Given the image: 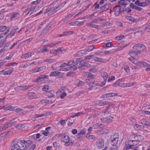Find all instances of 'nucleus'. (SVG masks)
Wrapping results in <instances>:
<instances>
[{"label": "nucleus", "instance_id": "7c9ffc66", "mask_svg": "<svg viewBox=\"0 0 150 150\" xmlns=\"http://www.w3.org/2000/svg\"><path fill=\"white\" fill-rule=\"evenodd\" d=\"M14 54V53L13 52H11L9 54H7L6 59L7 60H10L11 59Z\"/></svg>", "mask_w": 150, "mask_h": 150}, {"label": "nucleus", "instance_id": "680f3d73", "mask_svg": "<svg viewBox=\"0 0 150 150\" xmlns=\"http://www.w3.org/2000/svg\"><path fill=\"white\" fill-rule=\"evenodd\" d=\"M94 48L93 46H91L88 47L86 49L87 52H90Z\"/></svg>", "mask_w": 150, "mask_h": 150}, {"label": "nucleus", "instance_id": "6e6d98bb", "mask_svg": "<svg viewBox=\"0 0 150 150\" xmlns=\"http://www.w3.org/2000/svg\"><path fill=\"white\" fill-rule=\"evenodd\" d=\"M7 29V27L6 26H2L0 27V32H2L6 30Z\"/></svg>", "mask_w": 150, "mask_h": 150}, {"label": "nucleus", "instance_id": "393cba45", "mask_svg": "<svg viewBox=\"0 0 150 150\" xmlns=\"http://www.w3.org/2000/svg\"><path fill=\"white\" fill-rule=\"evenodd\" d=\"M107 103H108L106 102V101L98 100L96 104L100 106H103L105 105H106V104H107Z\"/></svg>", "mask_w": 150, "mask_h": 150}, {"label": "nucleus", "instance_id": "5fc2aeb1", "mask_svg": "<svg viewBox=\"0 0 150 150\" xmlns=\"http://www.w3.org/2000/svg\"><path fill=\"white\" fill-rule=\"evenodd\" d=\"M53 7H49L48 8H47L45 11L44 12V14H46L49 12L50 11H51L52 10Z\"/></svg>", "mask_w": 150, "mask_h": 150}, {"label": "nucleus", "instance_id": "412c9836", "mask_svg": "<svg viewBox=\"0 0 150 150\" xmlns=\"http://www.w3.org/2000/svg\"><path fill=\"white\" fill-rule=\"evenodd\" d=\"M13 68L11 69H10L6 71L5 70H4V75H10L11 74L13 71Z\"/></svg>", "mask_w": 150, "mask_h": 150}, {"label": "nucleus", "instance_id": "0e129e2a", "mask_svg": "<svg viewBox=\"0 0 150 150\" xmlns=\"http://www.w3.org/2000/svg\"><path fill=\"white\" fill-rule=\"evenodd\" d=\"M119 4L125 7L126 4L125 0H121L119 2Z\"/></svg>", "mask_w": 150, "mask_h": 150}, {"label": "nucleus", "instance_id": "8fccbe9b", "mask_svg": "<svg viewBox=\"0 0 150 150\" xmlns=\"http://www.w3.org/2000/svg\"><path fill=\"white\" fill-rule=\"evenodd\" d=\"M46 96L49 98H52L54 96V95L50 91L47 92L46 93Z\"/></svg>", "mask_w": 150, "mask_h": 150}, {"label": "nucleus", "instance_id": "ddd939ff", "mask_svg": "<svg viewBox=\"0 0 150 150\" xmlns=\"http://www.w3.org/2000/svg\"><path fill=\"white\" fill-rule=\"evenodd\" d=\"M33 86V85H30L27 86H19L16 87L15 89L18 91H25L29 89Z\"/></svg>", "mask_w": 150, "mask_h": 150}, {"label": "nucleus", "instance_id": "a18cd8bd", "mask_svg": "<svg viewBox=\"0 0 150 150\" xmlns=\"http://www.w3.org/2000/svg\"><path fill=\"white\" fill-rule=\"evenodd\" d=\"M129 60L133 63L134 64L137 65L138 61L133 58H129Z\"/></svg>", "mask_w": 150, "mask_h": 150}, {"label": "nucleus", "instance_id": "a878e982", "mask_svg": "<svg viewBox=\"0 0 150 150\" xmlns=\"http://www.w3.org/2000/svg\"><path fill=\"white\" fill-rule=\"evenodd\" d=\"M134 127L135 130L138 131L143 129L144 127L138 124H136L134 126Z\"/></svg>", "mask_w": 150, "mask_h": 150}, {"label": "nucleus", "instance_id": "052dcab7", "mask_svg": "<svg viewBox=\"0 0 150 150\" xmlns=\"http://www.w3.org/2000/svg\"><path fill=\"white\" fill-rule=\"evenodd\" d=\"M82 114H83V113L82 112H78L77 113H74V115H72L71 117L73 118H74V117H75L78 116H79V115H82Z\"/></svg>", "mask_w": 150, "mask_h": 150}, {"label": "nucleus", "instance_id": "20e7f679", "mask_svg": "<svg viewBox=\"0 0 150 150\" xmlns=\"http://www.w3.org/2000/svg\"><path fill=\"white\" fill-rule=\"evenodd\" d=\"M134 4L138 6L144 7L147 6L150 4V0H145L144 2H140L139 0H137Z\"/></svg>", "mask_w": 150, "mask_h": 150}, {"label": "nucleus", "instance_id": "f257e3e1", "mask_svg": "<svg viewBox=\"0 0 150 150\" xmlns=\"http://www.w3.org/2000/svg\"><path fill=\"white\" fill-rule=\"evenodd\" d=\"M111 144L112 146H117L116 145L119 141L118 134L117 132L113 133L110 137Z\"/></svg>", "mask_w": 150, "mask_h": 150}, {"label": "nucleus", "instance_id": "4c0bfd02", "mask_svg": "<svg viewBox=\"0 0 150 150\" xmlns=\"http://www.w3.org/2000/svg\"><path fill=\"white\" fill-rule=\"evenodd\" d=\"M55 59H45L44 62H48L50 63H52L55 62Z\"/></svg>", "mask_w": 150, "mask_h": 150}, {"label": "nucleus", "instance_id": "f704fd0d", "mask_svg": "<svg viewBox=\"0 0 150 150\" xmlns=\"http://www.w3.org/2000/svg\"><path fill=\"white\" fill-rule=\"evenodd\" d=\"M86 138L89 139H95V136L94 135H91L90 133H88L86 136Z\"/></svg>", "mask_w": 150, "mask_h": 150}, {"label": "nucleus", "instance_id": "de8ad7c7", "mask_svg": "<svg viewBox=\"0 0 150 150\" xmlns=\"http://www.w3.org/2000/svg\"><path fill=\"white\" fill-rule=\"evenodd\" d=\"M112 25V23L109 22H106L103 24L102 27H108V26H111Z\"/></svg>", "mask_w": 150, "mask_h": 150}, {"label": "nucleus", "instance_id": "774afa93", "mask_svg": "<svg viewBox=\"0 0 150 150\" xmlns=\"http://www.w3.org/2000/svg\"><path fill=\"white\" fill-rule=\"evenodd\" d=\"M118 147L117 146H113L111 147L109 150H117Z\"/></svg>", "mask_w": 150, "mask_h": 150}, {"label": "nucleus", "instance_id": "603ef678", "mask_svg": "<svg viewBox=\"0 0 150 150\" xmlns=\"http://www.w3.org/2000/svg\"><path fill=\"white\" fill-rule=\"evenodd\" d=\"M41 1V0H37L35 1H32L30 4L31 5H36L38 4Z\"/></svg>", "mask_w": 150, "mask_h": 150}, {"label": "nucleus", "instance_id": "c756f323", "mask_svg": "<svg viewBox=\"0 0 150 150\" xmlns=\"http://www.w3.org/2000/svg\"><path fill=\"white\" fill-rule=\"evenodd\" d=\"M75 14L74 13H71L69 14L66 18L63 19V21L65 22L67 21L69 19L72 17Z\"/></svg>", "mask_w": 150, "mask_h": 150}, {"label": "nucleus", "instance_id": "bb28decb", "mask_svg": "<svg viewBox=\"0 0 150 150\" xmlns=\"http://www.w3.org/2000/svg\"><path fill=\"white\" fill-rule=\"evenodd\" d=\"M20 15L18 13H14L13 14V16L11 18V20H15L17 19H18L19 16Z\"/></svg>", "mask_w": 150, "mask_h": 150}, {"label": "nucleus", "instance_id": "9b49d317", "mask_svg": "<svg viewBox=\"0 0 150 150\" xmlns=\"http://www.w3.org/2000/svg\"><path fill=\"white\" fill-rule=\"evenodd\" d=\"M96 146L99 149L103 148L104 145V142L102 139H98L96 143Z\"/></svg>", "mask_w": 150, "mask_h": 150}, {"label": "nucleus", "instance_id": "7ed1b4c3", "mask_svg": "<svg viewBox=\"0 0 150 150\" xmlns=\"http://www.w3.org/2000/svg\"><path fill=\"white\" fill-rule=\"evenodd\" d=\"M20 142L21 143H22L21 145L23 149H25L28 148L29 146L31 145L33 143L32 141L29 140L25 141L24 140H21Z\"/></svg>", "mask_w": 150, "mask_h": 150}, {"label": "nucleus", "instance_id": "bf43d9fd", "mask_svg": "<svg viewBox=\"0 0 150 150\" xmlns=\"http://www.w3.org/2000/svg\"><path fill=\"white\" fill-rule=\"evenodd\" d=\"M93 59L95 61L98 62H102L103 60V59L100 58H98L96 57H94Z\"/></svg>", "mask_w": 150, "mask_h": 150}, {"label": "nucleus", "instance_id": "79ce46f5", "mask_svg": "<svg viewBox=\"0 0 150 150\" xmlns=\"http://www.w3.org/2000/svg\"><path fill=\"white\" fill-rule=\"evenodd\" d=\"M141 122L142 125L145 126H148L149 125V122L145 119L142 120H141Z\"/></svg>", "mask_w": 150, "mask_h": 150}, {"label": "nucleus", "instance_id": "864d4df0", "mask_svg": "<svg viewBox=\"0 0 150 150\" xmlns=\"http://www.w3.org/2000/svg\"><path fill=\"white\" fill-rule=\"evenodd\" d=\"M77 23H78V21L71 22L69 23V26H78V24H77Z\"/></svg>", "mask_w": 150, "mask_h": 150}, {"label": "nucleus", "instance_id": "37998d69", "mask_svg": "<svg viewBox=\"0 0 150 150\" xmlns=\"http://www.w3.org/2000/svg\"><path fill=\"white\" fill-rule=\"evenodd\" d=\"M52 112H46L44 114H41L39 115L40 117H42L50 115L52 113Z\"/></svg>", "mask_w": 150, "mask_h": 150}, {"label": "nucleus", "instance_id": "aec40b11", "mask_svg": "<svg viewBox=\"0 0 150 150\" xmlns=\"http://www.w3.org/2000/svg\"><path fill=\"white\" fill-rule=\"evenodd\" d=\"M104 127V125L101 124H95L93 125V127L94 129H96L98 128H101L102 127Z\"/></svg>", "mask_w": 150, "mask_h": 150}, {"label": "nucleus", "instance_id": "dca6fc26", "mask_svg": "<svg viewBox=\"0 0 150 150\" xmlns=\"http://www.w3.org/2000/svg\"><path fill=\"white\" fill-rule=\"evenodd\" d=\"M83 76L86 77L94 78V76L90 72H83L82 74Z\"/></svg>", "mask_w": 150, "mask_h": 150}, {"label": "nucleus", "instance_id": "f3484780", "mask_svg": "<svg viewBox=\"0 0 150 150\" xmlns=\"http://www.w3.org/2000/svg\"><path fill=\"white\" fill-rule=\"evenodd\" d=\"M74 32L73 31H70L64 32L62 34H60L59 35V37H61L63 36H67L69 35L72 34Z\"/></svg>", "mask_w": 150, "mask_h": 150}, {"label": "nucleus", "instance_id": "69168bd1", "mask_svg": "<svg viewBox=\"0 0 150 150\" xmlns=\"http://www.w3.org/2000/svg\"><path fill=\"white\" fill-rule=\"evenodd\" d=\"M5 50L4 48L1 49L0 50V57H1L4 54V52Z\"/></svg>", "mask_w": 150, "mask_h": 150}, {"label": "nucleus", "instance_id": "6e6552de", "mask_svg": "<svg viewBox=\"0 0 150 150\" xmlns=\"http://www.w3.org/2000/svg\"><path fill=\"white\" fill-rule=\"evenodd\" d=\"M133 48L139 52V53H140L141 51L145 50L146 49V47L143 45L136 44L133 46Z\"/></svg>", "mask_w": 150, "mask_h": 150}, {"label": "nucleus", "instance_id": "f03ea898", "mask_svg": "<svg viewBox=\"0 0 150 150\" xmlns=\"http://www.w3.org/2000/svg\"><path fill=\"white\" fill-rule=\"evenodd\" d=\"M61 141L65 143L64 145L67 146H71L73 144V142L70 141V138L67 135H65L61 137Z\"/></svg>", "mask_w": 150, "mask_h": 150}, {"label": "nucleus", "instance_id": "b1692460", "mask_svg": "<svg viewBox=\"0 0 150 150\" xmlns=\"http://www.w3.org/2000/svg\"><path fill=\"white\" fill-rule=\"evenodd\" d=\"M59 9H58L56 7V8H55L54 9H52L51 11H50V12H49L48 13V16H51L52 15H53L57 12V11H59Z\"/></svg>", "mask_w": 150, "mask_h": 150}, {"label": "nucleus", "instance_id": "09e8293b", "mask_svg": "<svg viewBox=\"0 0 150 150\" xmlns=\"http://www.w3.org/2000/svg\"><path fill=\"white\" fill-rule=\"evenodd\" d=\"M25 127V126L24 125L22 124H19L17 125L16 126V127L20 129H22Z\"/></svg>", "mask_w": 150, "mask_h": 150}, {"label": "nucleus", "instance_id": "a211bd4d", "mask_svg": "<svg viewBox=\"0 0 150 150\" xmlns=\"http://www.w3.org/2000/svg\"><path fill=\"white\" fill-rule=\"evenodd\" d=\"M74 84L76 85L79 86L84 85L85 83L84 82L80 81L79 79H77L75 81Z\"/></svg>", "mask_w": 150, "mask_h": 150}, {"label": "nucleus", "instance_id": "2f4dec72", "mask_svg": "<svg viewBox=\"0 0 150 150\" xmlns=\"http://www.w3.org/2000/svg\"><path fill=\"white\" fill-rule=\"evenodd\" d=\"M101 76L104 79L107 80L108 77V74L105 72H103L101 73Z\"/></svg>", "mask_w": 150, "mask_h": 150}, {"label": "nucleus", "instance_id": "39448f33", "mask_svg": "<svg viewBox=\"0 0 150 150\" xmlns=\"http://www.w3.org/2000/svg\"><path fill=\"white\" fill-rule=\"evenodd\" d=\"M86 82L89 86V87L88 88L89 89L93 90L95 88H93V85L95 83V80L93 78H90V79H87Z\"/></svg>", "mask_w": 150, "mask_h": 150}, {"label": "nucleus", "instance_id": "72a5a7b5", "mask_svg": "<svg viewBox=\"0 0 150 150\" xmlns=\"http://www.w3.org/2000/svg\"><path fill=\"white\" fill-rule=\"evenodd\" d=\"M23 110L19 108H18L15 109L14 110V111L16 112L18 115H21V113H23Z\"/></svg>", "mask_w": 150, "mask_h": 150}, {"label": "nucleus", "instance_id": "0eeeda50", "mask_svg": "<svg viewBox=\"0 0 150 150\" xmlns=\"http://www.w3.org/2000/svg\"><path fill=\"white\" fill-rule=\"evenodd\" d=\"M18 140V139H16L13 141V143L11 145V149H15L18 150H26V149H23L22 146H20L17 143Z\"/></svg>", "mask_w": 150, "mask_h": 150}, {"label": "nucleus", "instance_id": "13d9d810", "mask_svg": "<svg viewBox=\"0 0 150 150\" xmlns=\"http://www.w3.org/2000/svg\"><path fill=\"white\" fill-rule=\"evenodd\" d=\"M115 78L114 76H112L108 78V82H110L114 80Z\"/></svg>", "mask_w": 150, "mask_h": 150}, {"label": "nucleus", "instance_id": "423d86ee", "mask_svg": "<svg viewBox=\"0 0 150 150\" xmlns=\"http://www.w3.org/2000/svg\"><path fill=\"white\" fill-rule=\"evenodd\" d=\"M80 61V59H78L75 61L74 62V60H72L69 62H71L70 63L71 64L68 67L70 69H73L74 70H76L77 68V65L78 64L79 62Z\"/></svg>", "mask_w": 150, "mask_h": 150}, {"label": "nucleus", "instance_id": "4be33fe9", "mask_svg": "<svg viewBox=\"0 0 150 150\" xmlns=\"http://www.w3.org/2000/svg\"><path fill=\"white\" fill-rule=\"evenodd\" d=\"M86 25L88 27H90L92 28L100 29V27L99 25L96 24L88 23Z\"/></svg>", "mask_w": 150, "mask_h": 150}, {"label": "nucleus", "instance_id": "5701e85b", "mask_svg": "<svg viewBox=\"0 0 150 150\" xmlns=\"http://www.w3.org/2000/svg\"><path fill=\"white\" fill-rule=\"evenodd\" d=\"M19 29V28L17 27L16 28H13L9 34V35H10L11 36H13L15 34V33Z\"/></svg>", "mask_w": 150, "mask_h": 150}, {"label": "nucleus", "instance_id": "ea45409f", "mask_svg": "<svg viewBox=\"0 0 150 150\" xmlns=\"http://www.w3.org/2000/svg\"><path fill=\"white\" fill-rule=\"evenodd\" d=\"M60 43V41H59L58 42H56L55 43H52L50 44H48L45 46V47H53L55 45H57L59 44V43Z\"/></svg>", "mask_w": 150, "mask_h": 150}, {"label": "nucleus", "instance_id": "a19ab883", "mask_svg": "<svg viewBox=\"0 0 150 150\" xmlns=\"http://www.w3.org/2000/svg\"><path fill=\"white\" fill-rule=\"evenodd\" d=\"M86 130V129L84 128L82 129L81 130L80 133L78 134V136H79V137H80L81 135H82L85 133Z\"/></svg>", "mask_w": 150, "mask_h": 150}, {"label": "nucleus", "instance_id": "e2e57ef3", "mask_svg": "<svg viewBox=\"0 0 150 150\" xmlns=\"http://www.w3.org/2000/svg\"><path fill=\"white\" fill-rule=\"evenodd\" d=\"M49 50L46 47H44L40 50L41 52L42 53L47 52Z\"/></svg>", "mask_w": 150, "mask_h": 150}, {"label": "nucleus", "instance_id": "1a4fd4ad", "mask_svg": "<svg viewBox=\"0 0 150 150\" xmlns=\"http://www.w3.org/2000/svg\"><path fill=\"white\" fill-rule=\"evenodd\" d=\"M121 7L119 5H117L112 8V12H114L116 16H118L121 13Z\"/></svg>", "mask_w": 150, "mask_h": 150}, {"label": "nucleus", "instance_id": "58836bf2", "mask_svg": "<svg viewBox=\"0 0 150 150\" xmlns=\"http://www.w3.org/2000/svg\"><path fill=\"white\" fill-rule=\"evenodd\" d=\"M131 137L133 138L135 140L130 141V142H132V143L133 142H135L136 141H137L138 140V135H136L135 134H133L131 135Z\"/></svg>", "mask_w": 150, "mask_h": 150}, {"label": "nucleus", "instance_id": "c9c22d12", "mask_svg": "<svg viewBox=\"0 0 150 150\" xmlns=\"http://www.w3.org/2000/svg\"><path fill=\"white\" fill-rule=\"evenodd\" d=\"M143 33L142 31L140 30L135 32L134 34L135 36L140 37L143 34Z\"/></svg>", "mask_w": 150, "mask_h": 150}, {"label": "nucleus", "instance_id": "6ab92c4d", "mask_svg": "<svg viewBox=\"0 0 150 150\" xmlns=\"http://www.w3.org/2000/svg\"><path fill=\"white\" fill-rule=\"evenodd\" d=\"M28 96L31 99H33L36 98L37 96L36 94L33 92H30L28 94Z\"/></svg>", "mask_w": 150, "mask_h": 150}, {"label": "nucleus", "instance_id": "4d7b16f0", "mask_svg": "<svg viewBox=\"0 0 150 150\" xmlns=\"http://www.w3.org/2000/svg\"><path fill=\"white\" fill-rule=\"evenodd\" d=\"M125 18L127 19L129 21H134V18L131 16H126Z\"/></svg>", "mask_w": 150, "mask_h": 150}, {"label": "nucleus", "instance_id": "c03bdc74", "mask_svg": "<svg viewBox=\"0 0 150 150\" xmlns=\"http://www.w3.org/2000/svg\"><path fill=\"white\" fill-rule=\"evenodd\" d=\"M143 66L144 67H147L150 66V62L147 61L145 62H143Z\"/></svg>", "mask_w": 150, "mask_h": 150}, {"label": "nucleus", "instance_id": "c85d7f7f", "mask_svg": "<svg viewBox=\"0 0 150 150\" xmlns=\"http://www.w3.org/2000/svg\"><path fill=\"white\" fill-rule=\"evenodd\" d=\"M13 125V123H7L6 124L3 125L5 130H6L7 128L10 127Z\"/></svg>", "mask_w": 150, "mask_h": 150}, {"label": "nucleus", "instance_id": "338daca9", "mask_svg": "<svg viewBox=\"0 0 150 150\" xmlns=\"http://www.w3.org/2000/svg\"><path fill=\"white\" fill-rule=\"evenodd\" d=\"M49 86L47 85H45L42 89V90L43 91H47V90L49 89Z\"/></svg>", "mask_w": 150, "mask_h": 150}, {"label": "nucleus", "instance_id": "4468645a", "mask_svg": "<svg viewBox=\"0 0 150 150\" xmlns=\"http://www.w3.org/2000/svg\"><path fill=\"white\" fill-rule=\"evenodd\" d=\"M117 94L114 93H110L104 94L103 95V98H105L109 97H113L117 95Z\"/></svg>", "mask_w": 150, "mask_h": 150}, {"label": "nucleus", "instance_id": "e433bc0d", "mask_svg": "<svg viewBox=\"0 0 150 150\" xmlns=\"http://www.w3.org/2000/svg\"><path fill=\"white\" fill-rule=\"evenodd\" d=\"M30 56L29 52L25 53L22 55L21 57V58L23 59H26L30 57Z\"/></svg>", "mask_w": 150, "mask_h": 150}, {"label": "nucleus", "instance_id": "f8f14e48", "mask_svg": "<svg viewBox=\"0 0 150 150\" xmlns=\"http://www.w3.org/2000/svg\"><path fill=\"white\" fill-rule=\"evenodd\" d=\"M135 145L134 143L132 144H128L127 145H126V146L125 147V148L126 149V150H128V149H129L132 148L134 149L133 150H138V148H142L143 150L144 149V148L142 146H138V147H134Z\"/></svg>", "mask_w": 150, "mask_h": 150}, {"label": "nucleus", "instance_id": "cd10ccee", "mask_svg": "<svg viewBox=\"0 0 150 150\" xmlns=\"http://www.w3.org/2000/svg\"><path fill=\"white\" fill-rule=\"evenodd\" d=\"M10 29H7L6 32H5L4 33H2L0 35V38H6L8 35V33L9 32Z\"/></svg>", "mask_w": 150, "mask_h": 150}, {"label": "nucleus", "instance_id": "9d476101", "mask_svg": "<svg viewBox=\"0 0 150 150\" xmlns=\"http://www.w3.org/2000/svg\"><path fill=\"white\" fill-rule=\"evenodd\" d=\"M35 6H29L27 8L25 9L24 12L27 13V14H28L30 11H31L30 14V15L36 11H35Z\"/></svg>", "mask_w": 150, "mask_h": 150}, {"label": "nucleus", "instance_id": "3c124183", "mask_svg": "<svg viewBox=\"0 0 150 150\" xmlns=\"http://www.w3.org/2000/svg\"><path fill=\"white\" fill-rule=\"evenodd\" d=\"M71 62H69L68 63H64L61 65H60V67H64L66 66H69L71 64L70 63Z\"/></svg>", "mask_w": 150, "mask_h": 150}, {"label": "nucleus", "instance_id": "2eb2a0df", "mask_svg": "<svg viewBox=\"0 0 150 150\" xmlns=\"http://www.w3.org/2000/svg\"><path fill=\"white\" fill-rule=\"evenodd\" d=\"M139 54H140L139 52L137 50H131L129 53V54L132 57L131 58H133V57H134Z\"/></svg>", "mask_w": 150, "mask_h": 150}, {"label": "nucleus", "instance_id": "49530a36", "mask_svg": "<svg viewBox=\"0 0 150 150\" xmlns=\"http://www.w3.org/2000/svg\"><path fill=\"white\" fill-rule=\"evenodd\" d=\"M113 118V117H110L109 118H102L101 119V120L102 121H103L104 122H105V121H109L112 120Z\"/></svg>", "mask_w": 150, "mask_h": 150}, {"label": "nucleus", "instance_id": "473e14b6", "mask_svg": "<svg viewBox=\"0 0 150 150\" xmlns=\"http://www.w3.org/2000/svg\"><path fill=\"white\" fill-rule=\"evenodd\" d=\"M130 5L133 8H134L138 11H141L142 9L141 8L138 7L137 6L134 5L133 3L131 4Z\"/></svg>", "mask_w": 150, "mask_h": 150}]
</instances>
